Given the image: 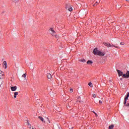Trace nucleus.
<instances>
[{"label":"nucleus","instance_id":"21","mask_svg":"<svg viewBox=\"0 0 129 129\" xmlns=\"http://www.w3.org/2000/svg\"><path fill=\"white\" fill-rule=\"evenodd\" d=\"M13 2H15V3H18L19 2V0H13Z\"/></svg>","mask_w":129,"mask_h":129},{"label":"nucleus","instance_id":"1","mask_svg":"<svg viewBox=\"0 0 129 129\" xmlns=\"http://www.w3.org/2000/svg\"><path fill=\"white\" fill-rule=\"evenodd\" d=\"M93 53H94V55H98L101 57H102L105 55V52L102 51L98 50H97V48H95L93 51Z\"/></svg>","mask_w":129,"mask_h":129},{"label":"nucleus","instance_id":"29","mask_svg":"<svg viewBox=\"0 0 129 129\" xmlns=\"http://www.w3.org/2000/svg\"><path fill=\"white\" fill-rule=\"evenodd\" d=\"M27 123H28V125H30V123H29V122H28Z\"/></svg>","mask_w":129,"mask_h":129},{"label":"nucleus","instance_id":"24","mask_svg":"<svg viewBox=\"0 0 129 129\" xmlns=\"http://www.w3.org/2000/svg\"><path fill=\"white\" fill-rule=\"evenodd\" d=\"M98 2H96V3L94 5V6H96L98 4Z\"/></svg>","mask_w":129,"mask_h":129},{"label":"nucleus","instance_id":"25","mask_svg":"<svg viewBox=\"0 0 129 129\" xmlns=\"http://www.w3.org/2000/svg\"><path fill=\"white\" fill-rule=\"evenodd\" d=\"M93 113H95V115H96V116H97V114H96V113H95V112L93 111Z\"/></svg>","mask_w":129,"mask_h":129},{"label":"nucleus","instance_id":"9","mask_svg":"<svg viewBox=\"0 0 129 129\" xmlns=\"http://www.w3.org/2000/svg\"><path fill=\"white\" fill-rule=\"evenodd\" d=\"M104 45H105L106 46V47H108L109 48V47H112V46L111 45V44H109V43H105L104 44Z\"/></svg>","mask_w":129,"mask_h":129},{"label":"nucleus","instance_id":"16","mask_svg":"<svg viewBox=\"0 0 129 129\" xmlns=\"http://www.w3.org/2000/svg\"><path fill=\"white\" fill-rule=\"evenodd\" d=\"M22 77H24V78H25L26 79V78H27V74H24L22 75Z\"/></svg>","mask_w":129,"mask_h":129},{"label":"nucleus","instance_id":"3","mask_svg":"<svg viewBox=\"0 0 129 129\" xmlns=\"http://www.w3.org/2000/svg\"><path fill=\"white\" fill-rule=\"evenodd\" d=\"M129 97V92H128L126 94V95L124 97V101L123 102V104L125 105L126 104V101L128 99Z\"/></svg>","mask_w":129,"mask_h":129},{"label":"nucleus","instance_id":"28","mask_svg":"<svg viewBox=\"0 0 129 129\" xmlns=\"http://www.w3.org/2000/svg\"><path fill=\"white\" fill-rule=\"evenodd\" d=\"M57 126L58 127V129H60V127L59 126V125H57Z\"/></svg>","mask_w":129,"mask_h":129},{"label":"nucleus","instance_id":"13","mask_svg":"<svg viewBox=\"0 0 129 129\" xmlns=\"http://www.w3.org/2000/svg\"><path fill=\"white\" fill-rule=\"evenodd\" d=\"M92 63H93V62H92V61H91V60H88L87 62V64H89V65H91V64H92Z\"/></svg>","mask_w":129,"mask_h":129},{"label":"nucleus","instance_id":"26","mask_svg":"<svg viewBox=\"0 0 129 129\" xmlns=\"http://www.w3.org/2000/svg\"><path fill=\"white\" fill-rule=\"evenodd\" d=\"M129 104H126L125 105L126 106H129V105H128Z\"/></svg>","mask_w":129,"mask_h":129},{"label":"nucleus","instance_id":"17","mask_svg":"<svg viewBox=\"0 0 129 129\" xmlns=\"http://www.w3.org/2000/svg\"><path fill=\"white\" fill-rule=\"evenodd\" d=\"M114 126L113 125H111L109 126V129H112V128H113Z\"/></svg>","mask_w":129,"mask_h":129},{"label":"nucleus","instance_id":"5","mask_svg":"<svg viewBox=\"0 0 129 129\" xmlns=\"http://www.w3.org/2000/svg\"><path fill=\"white\" fill-rule=\"evenodd\" d=\"M81 15L84 18L86 16V11L85 10H83L81 13Z\"/></svg>","mask_w":129,"mask_h":129},{"label":"nucleus","instance_id":"7","mask_svg":"<svg viewBox=\"0 0 129 129\" xmlns=\"http://www.w3.org/2000/svg\"><path fill=\"white\" fill-rule=\"evenodd\" d=\"M5 74H4V72L0 71V79H3L4 78V76Z\"/></svg>","mask_w":129,"mask_h":129},{"label":"nucleus","instance_id":"15","mask_svg":"<svg viewBox=\"0 0 129 129\" xmlns=\"http://www.w3.org/2000/svg\"><path fill=\"white\" fill-rule=\"evenodd\" d=\"M68 11H69V12H72V11L73 10V9H72V7H70L68 9Z\"/></svg>","mask_w":129,"mask_h":129},{"label":"nucleus","instance_id":"8","mask_svg":"<svg viewBox=\"0 0 129 129\" xmlns=\"http://www.w3.org/2000/svg\"><path fill=\"white\" fill-rule=\"evenodd\" d=\"M7 61H4L3 62V67L4 68H5V69H7Z\"/></svg>","mask_w":129,"mask_h":129},{"label":"nucleus","instance_id":"30","mask_svg":"<svg viewBox=\"0 0 129 129\" xmlns=\"http://www.w3.org/2000/svg\"><path fill=\"white\" fill-rule=\"evenodd\" d=\"M126 1L129 3V0H126Z\"/></svg>","mask_w":129,"mask_h":129},{"label":"nucleus","instance_id":"10","mask_svg":"<svg viewBox=\"0 0 129 129\" xmlns=\"http://www.w3.org/2000/svg\"><path fill=\"white\" fill-rule=\"evenodd\" d=\"M18 94H19V92H14V98H17V95H18Z\"/></svg>","mask_w":129,"mask_h":129},{"label":"nucleus","instance_id":"2","mask_svg":"<svg viewBox=\"0 0 129 129\" xmlns=\"http://www.w3.org/2000/svg\"><path fill=\"white\" fill-rule=\"evenodd\" d=\"M117 72L118 73V75L119 77L122 76L123 78H128L129 77V71H127L126 74L122 73V72L120 71V70H117Z\"/></svg>","mask_w":129,"mask_h":129},{"label":"nucleus","instance_id":"34","mask_svg":"<svg viewBox=\"0 0 129 129\" xmlns=\"http://www.w3.org/2000/svg\"><path fill=\"white\" fill-rule=\"evenodd\" d=\"M66 9H67V7H66Z\"/></svg>","mask_w":129,"mask_h":129},{"label":"nucleus","instance_id":"32","mask_svg":"<svg viewBox=\"0 0 129 129\" xmlns=\"http://www.w3.org/2000/svg\"><path fill=\"white\" fill-rule=\"evenodd\" d=\"M32 127V129H36L35 128H34V127Z\"/></svg>","mask_w":129,"mask_h":129},{"label":"nucleus","instance_id":"27","mask_svg":"<svg viewBox=\"0 0 129 129\" xmlns=\"http://www.w3.org/2000/svg\"><path fill=\"white\" fill-rule=\"evenodd\" d=\"M120 44H121V45H123V43H122V42H121V43H120Z\"/></svg>","mask_w":129,"mask_h":129},{"label":"nucleus","instance_id":"18","mask_svg":"<svg viewBox=\"0 0 129 129\" xmlns=\"http://www.w3.org/2000/svg\"><path fill=\"white\" fill-rule=\"evenodd\" d=\"M88 85L90 87H92V83L91 82L89 83Z\"/></svg>","mask_w":129,"mask_h":129},{"label":"nucleus","instance_id":"11","mask_svg":"<svg viewBox=\"0 0 129 129\" xmlns=\"http://www.w3.org/2000/svg\"><path fill=\"white\" fill-rule=\"evenodd\" d=\"M47 78H48V79H52V75H51V74H47Z\"/></svg>","mask_w":129,"mask_h":129},{"label":"nucleus","instance_id":"14","mask_svg":"<svg viewBox=\"0 0 129 129\" xmlns=\"http://www.w3.org/2000/svg\"><path fill=\"white\" fill-rule=\"evenodd\" d=\"M79 61H80V62H83V63H85V62H86V60L85 59H80Z\"/></svg>","mask_w":129,"mask_h":129},{"label":"nucleus","instance_id":"20","mask_svg":"<svg viewBox=\"0 0 129 129\" xmlns=\"http://www.w3.org/2000/svg\"><path fill=\"white\" fill-rule=\"evenodd\" d=\"M70 92H71V93H72V92H73V89H70Z\"/></svg>","mask_w":129,"mask_h":129},{"label":"nucleus","instance_id":"23","mask_svg":"<svg viewBox=\"0 0 129 129\" xmlns=\"http://www.w3.org/2000/svg\"><path fill=\"white\" fill-rule=\"evenodd\" d=\"M99 104H101L102 103V101H101V100H100V101H99Z\"/></svg>","mask_w":129,"mask_h":129},{"label":"nucleus","instance_id":"4","mask_svg":"<svg viewBox=\"0 0 129 129\" xmlns=\"http://www.w3.org/2000/svg\"><path fill=\"white\" fill-rule=\"evenodd\" d=\"M49 31H51L50 33L52 36H56V32L54 31V29H53L52 28H50Z\"/></svg>","mask_w":129,"mask_h":129},{"label":"nucleus","instance_id":"12","mask_svg":"<svg viewBox=\"0 0 129 129\" xmlns=\"http://www.w3.org/2000/svg\"><path fill=\"white\" fill-rule=\"evenodd\" d=\"M38 118H39V119H40V120H41L42 122H45V121L44 120V118H43L42 116H39Z\"/></svg>","mask_w":129,"mask_h":129},{"label":"nucleus","instance_id":"22","mask_svg":"<svg viewBox=\"0 0 129 129\" xmlns=\"http://www.w3.org/2000/svg\"><path fill=\"white\" fill-rule=\"evenodd\" d=\"M46 119H47V121H48L49 123H50V120H49V118H46Z\"/></svg>","mask_w":129,"mask_h":129},{"label":"nucleus","instance_id":"33","mask_svg":"<svg viewBox=\"0 0 129 129\" xmlns=\"http://www.w3.org/2000/svg\"><path fill=\"white\" fill-rule=\"evenodd\" d=\"M72 128H73V127H72V128H70V129H72Z\"/></svg>","mask_w":129,"mask_h":129},{"label":"nucleus","instance_id":"6","mask_svg":"<svg viewBox=\"0 0 129 129\" xmlns=\"http://www.w3.org/2000/svg\"><path fill=\"white\" fill-rule=\"evenodd\" d=\"M18 87H17V86H15L13 87H11V89L12 91H16V90H17Z\"/></svg>","mask_w":129,"mask_h":129},{"label":"nucleus","instance_id":"31","mask_svg":"<svg viewBox=\"0 0 129 129\" xmlns=\"http://www.w3.org/2000/svg\"><path fill=\"white\" fill-rule=\"evenodd\" d=\"M114 47H115V48H117V46H114Z\"/></svg>","mask_w":129,"mask_h":129},{"label":"nucleus","instance_id":"19","mask_svg":"<svg viewBox=\"0 0 129 129\" xmlns=\"http://www.w3.org/2000/svg\"><path fill=\"white\" fill-rule=\"evenodd\" d=\"M93 97H94V98H96V95L95 94H93Z\"/></svg>","mask_w":129,"mask_h":129}]
</instances>
